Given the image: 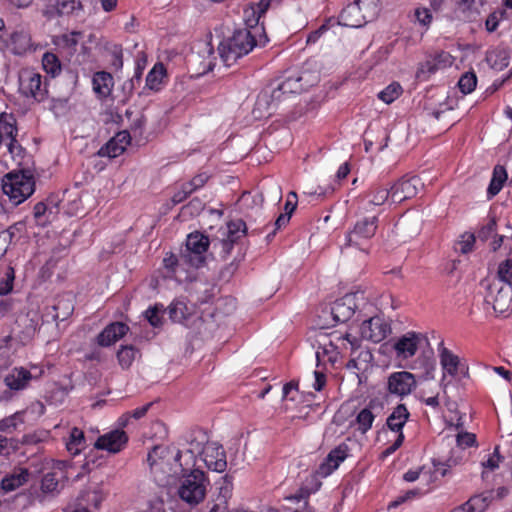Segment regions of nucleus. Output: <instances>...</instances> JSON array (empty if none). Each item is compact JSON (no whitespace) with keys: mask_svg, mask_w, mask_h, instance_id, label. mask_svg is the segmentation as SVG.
I'll list each match as a JSON object with an SVG mask.
<instances>
[{"mask_svg":"<svg viewBox=\"0 0 512 512\" xmlns=\"http://www.w3.org/2000/svg\"><path fill=\"white\" fill-rule=\"evenodd\" d=\"M263 28L251 27L241 28L224 39L218 46L219 55L226 66H232L238 59L250 53L258 45L256 35L262 32Z\"/></svg>","mask_w":512,"mask_h":512,"instance_id":"1","label":"nucleus"},{"mask_svg":"<svg viewBox=\"0 0 512 512\" xmlns=\"http://www.w3.org/2000/svg\"><path fill=\"white\" fill-rule=\"evenodd\" d=\"M1 188L13 206L30 197L35 190V180L30 170L12 171L2 179Z\"/></svg>","mask_w":512,"mask_h":512,"instance_id":"2","label":"nucleus"},{"mask_svg":"<svg viewBox=\"0 0 512 512\" xmlns=\"http://www.w3.org/2000/svg\"><path fill=\"white\" fill-rule=\"evenodd\" d=\"M209 481L200 469H193L188 474L183 475L178 495L180 499L190 506L202 502L206 496Z\"/></svg>","mask_w":512,"mask_h":512,"instance_id":"3","label":"nucleus"},{"mask_svg":"<svg viewBox=\"0 0 512 512\" xmlns=\"http://www.w3.org/2000/svg\"><path fill=\"white\" fill-rule=\"evenodd\" d=\"M378 14L377 3L373 0H355L348 4L340 13V25L358 28L374 19Z\"/></svg>","mask_w":512,"mask_h":512,"instance_id":"4","label":"nucleus"},{"mask_svg":"<svg viewBox=\"0 0 512 512\" xmlns=\"http://www.w3.org/2000/svg\"><path fill=\"white\" fill-rule=\"evenodd\" d=\"M485 301L492 305L497 314H505L512 309V286L501 281H491L487 286Z\"/></svg>","mask_w":512,"mask_h":512,"instance_id":"5","label":"nucleus"},{"mask_svg":"<svg viewBox=\"0 0 512 512\" xmlns=\"http://www.w3.org/2000/svg\"><path fill=\"white\" fill-rule=\"evenodd\" d=\"M209 247V239L202 233H191L187 237L186 251L181 255V261L195 268L205 262L204 253Z\"/></svg>","mask_w":512,"mask_h":512,"instance_id":"6","label":"nucleus"},{"mask_svg":"<svg viewBox=\"0 0 512 512\" xmlns=\"http://www.w3.org/2000/svg\"><path fill=\"white\" fill-rule=\"evenodd\" d=\"M19 91L23 96L33 98L37 102L43 101L47 93L46 88L42 86V76L31 69L20 71Z\"/></svg>","mask_w":512,"mask_h":512,"instance_id":"7","label":"nucleus"},{"mask_svg":"<svg viewBox=\"0 0 512 512\" xmlns=\"http://www.w3.org/2000/svg\"><path fill=\"white\" fill-rule=\"evenodd\" d=\"M303 76L295 75L287 77L282 83L275 88L271 94V103L268 102L267 95H262L257 100V105L262 107L263 104H267V109L270 110L274 102H279L281 97L287 94H297L305 90L307 82L303 84Z\"/></svg>","mask_w":512,"mask_h":512,"instance_id":"8","label":"nucleus"},{"mask_svg":"<svg viewBox=\"0 0 512 512\" xmlns=\"http://www.w3.org/2000/svg\"><path fill=\"white\" fill-rule=\"evenodd\" d=\"M424 186L418 176H404L391 186V203H401L417 195Z\"/></svg>","mask_w":512,"mask_h":512,"instance_id":"9","label":"nucleus"},{"mask_svg":"<svg viewBox=\"0 0 512 512\" xmlns=\"http://www.w3.org/2000/svg\"><path fill=\"white\" fill-rule=\"evenodd\" d=\"M390 332V325L379 316L364 321L360 327L361 337L373 343L381 342Z\"/></svg>","mask_w":512,"mask_h":512,"instance_id":"10","label":"nucleus"},{"mask_svg":"<svg viewBox=\"0 0 512 512\" xmlns=\"http://www.w3.org/2000/svg\"><path fill=\"white\" fill-rule=\"evenodd\" d=\"M415 387V376L408 371L394 372L390 374L387 380L389 393L399 397L409 395Z\"/></svg>","mask_w":512,"mask_h":512,"instance_id":"11","label":"nucleus"},{"mask_svg":"<svg viewBox=\"0 0 512 512\" xmlns=\"http://www.w3.org/2000/svg\"><path fill=\"white\" fill-rule=\"evenodd\" d=\"M424 341L427 342L425 335L422 333L410 331L399 337L394 342L393 348L398 357L407 359L413 357L416 354L419 345Z\"/></svg>","mask_w":512,"mask_h":512,"instance_id":"12","label":"nucleus"},{"mask_svg":"<svg viewBox=\"0 0 512 512\" xmlns=\"http://www.w3.org/2000/svg\"><path fill=\"white\" fill-rule=\"evenodd\" d=\"M128 442V435L122 429H115L101 435L95 442V448L106 450L110 453L120 452Z\"/></svg>","mask_w":512,"mask_h":512,"instance_id":"13","label":"nucleus"},{"mask_svg":"<svg viewBox=\"0 0 512 512\" xmlns=\"http://www.w3.org/2000/svg\"><path fill=\"white\" fill-rule=\"evenodd\" d=\"M206 467L216 472H223L227 467L226 453L222 445L211 442L202 455Z\"/></svg>","mask_w":512,"mask_h":512,"instance_id":"14","label":"nucleus"},{"mask_svg":"<svg viewBox=\"0 0 512 512\" xmlns=\"http://www.w3.org/2000/svg\"><path fill=\"white\" fill-rule=\"evenodd\" d=\"M348 445L341 443L332 449L318 468V474L327 477L332 474L348 456Z\"/></svg>","mask_w":512,"mask_h":512,"instance_id":"15","label":"nucleus"},{"mask_svg":"<svg viewBox=\"0 0 512 512\" xmlns=\"http://www.w3.org/2000/svg\"><path fill=\"white\" fill-rule=\"evenodd\" d=\"M451 56L446 52H441L434 57L427 59L421 63L416 72V78L419 81H426L432 74L438 71L442 67H446L451 64Z\"/></svg>","mask_w":512,"mask_h":512,"instance_id":"16","label":"nucleus"},{"mask_svg":"<svg viewBox=\"0 0 512 512\" xmlns=\"http://www.w3.org/2000/svg\"><path fill=\"white\" fill-rule=\"evenodd\" d=\"M7 47L14 55H24L33 51V42L30 32L24 28L15 30L10 34Z\"/></svg>","mask_w":512,"mask_h":512,"instance_id":"17","label":"nucleus"},{"mask_svg":"<svg viewBox=\"0 0 512 512\" xmlns=\"http://www.w3.org/2000/svg\"><path fill=\"white\" fill-rule=\"evenodd\" d=\"M82 10L83 5L80 0H55L53 4L46 8L44 15L49 18L70 16L78 14Z\"/></svg>","mask_w":512,"mask_h":512,"instance_id":"18","label":"nucleus"},{"mask_svg":"<svg viewBox=\"0 0 512 512\" xmlns=\"http://www.w3.org/2000/svg\"><path fill=\"white\" fill-rule=\"evenodd\" d=\"M165 450L166 449L162 446H154L147 456V461L149 463L151 472L154 475V479L160 486H166L170 484L171 478L169 474L161 473L160 470L162 469L163 462H159L157 460L158 458H161Z\"/></svg>","mask_w":512,"mask_h":512,"instance_id":"19","label":"nucleus"},{"mask_svg":"<svg viewBox=\"0 0 512 512\" xmlns=\"http://www.w3.org/2000/svg\"><path fill=\"white\" fill-rule=\"evenodd\" d=\"M129 327L123 322H114L104 328L97 336L100 346L108 347L127 334Z\"/></svg>","mask_w":512,"mask_h":512,"instance_id":"20","label":"nucleus"},{"mask_svg":"<svg viewBox=\"0 0 512 512\" xmlns=\"http://www.w3.org/2000/svg\"><path fill=\"white\" fill-rule=\"evenodd\" d=\"M440 357V364L444 371V374L442 376L440 385L445 391L447 388V383H445L446 374L455 377L458 374V369L460 366V359L457 355H455L452 351L449 349L442 347L440 349L439 353Z\"/></svg>","mask_w":512,"mask_h":512,"instance_id":"21","label":"nucleus"},{"mask_svg":"<svg viewBox=\"0 0 512 512\" xmlns=\"http://www.w3.org/2000/svg\"><path fill=\"white\" fill-rule=\"evenodd\" d=\"M331 313L336 322L344 323L355 313L354 297L346 295L334 302Z\"/></svg>","mask_w":512,"mask_h":512,"instance_id":"22","label":"nucleus"},{"mask_svg":"<svg viewBox=\"0 0 512 512\" xmlns=\"http://www.w3.org/2000/svg\"><path fill=\"white\" fill-rule=\"evenodd\" d=\"M31 473L26 468H15L12 473L1 480V489L4 492H12L29 481Z\"/></svg>","mask_w":512,"mask_h":512,"instance_id":"23","label":"nucleus"},{"mask_svg":"<svg viewBox=\"0 0 512 512\" xmlns=\"http://www.w3.org/2000/svg\"><path fill=\"white\" fill-rule=\"evenodd\" d=\"M187 443L189 446L187 453L190 454V458L192 460H194L196 456H202L206 450V446L210 444L207 434L202 430L191 432L187 439Z\"/></svg>","mask_w":512,"mask_h":512,"instance_id":"24","label":"nucleus"},{"mask_svg":"<svg viewBox=\"0 0 512 512\" xmlns=\"http://www.w3.org/2000/svg\"><path fill=\"white\" fill-rule=\"evenodd\" d=\"M32 379L30 371L27 369L13 368L4 378L7 387L12 390H21L25 388L28 382Z\"/></svg>","mask_w":512,"mask_h":512,"instance_id":"25","label":"nucleus"},{"mask_svg":"<svg viewBox=\"0 0 512 512\" xmlns=\"http://www.w3.org/2000/svg\"><path fill=\"white\" fill-rule=\"evenodd\" d=\"M409 412L404 404H399L387 418V426L390 430L402 432V429L409 418Z\"/></svg>","mask_w":512,"mask_h":512,"instance_id":"26","label":"nucleus"},{"mask_svg":"<svg viewBox=\"0 0 512 512\" xmlns=\"http://www.w3.org/2000/svg\"><path fill=\"white\" fill-rule=\"evenodd\" d=\"M92 82L95 93L102 97H106L110 94L113 85V77L110 73L105 71L96 72Z\"/></svg>","mask_w":512,"mask_h":512,"instance_id":"27","label":"nucleus"},{"mask_svg":"<svg viewBox=\"0 0 512 512\" xmlns=\"http://www.w3.org/2000/svg\"><path fill=\"white\" fill-rule=\"evenodd\" d=\"M377 223H378L377 216L363 218L356 222L354 229L357 231V233H359L362 237H364L365 242H369L370 239L376 233Z\"/></svg>","mask_w":512,"mask_h":512,"instance_id":"28","label":"nucleus"},{"mask_svg":"<svg viewBox=\"0 0 512 512\" xmlns=\"http://www.w3.org/2000/svg\"><path fill=\"white\" fill-rule=\"evenodd\" d=\"M507 179V172L501 165H496L493 170L492 179L487 189L489 198L496 196L502 189Z\"/></svg>","mask_w":512,"mask_h":512,"instance_id":"29","label":"nucleus"},{"mask_svg":"<svg viewBox=\"0 0 512 512\" xmlns=\"http://www.w3.org/2000/svg\"><path fill=\"white\" fill-rule=\"evenodd\" d=\"M169 317L173 322L184 323L191 315V309L184 301H173L168 307Z\"/></svg>","mask_w":512,"mask_h":512,"instance_id":"30","label":"nucleus"},{"mask_svg":"<svg viewBox=\"0 0 512 512\" xmlns=\"http://www.w3.org/2000/svg\"><path fill=\"white\" fill-rule=\"evenodd\" d=\"M62 477L60 472H48L41 480V490L44 494L55 495L59 493L62 484L60 478Z\"/></svg>","mask_w":512,"mask_h":512,"instance_id":"31","label":"nucleus"},{"mask_svg":"<svg viewBox=\"0 0 512 512\" xmlns=\"http://www.w3.org/2000/svg\"><path fill=\"white\" fill-rule=\"evenodd\" d=\"M66 447L71 454H79L85 448L84 432L77 427L72 428L66 442Z\"/></svg>","mask_w":512,"mask_h":512,"instance_id":"32","label":"nucleus"},{"mask_svg":"<svg viewBox=\"0 0 512 512\" xmlns=\"http://www.w3.org/2000/svg\"><path fill=\"white\" fill-rule=\"evenodd\" d=\"M247 233L246 223L242 219L231 220L227 223L225 239L237 243Z\"/></svg>","mask_w":512,"mask_h":512,"instance_id":"33","label":"nucleus"},{"mask_svg":"<svg viewBox=\"0 0 512 512\" xmlns=\"http://www.w3.org/2000/svg\"><path fill=\"white\" fill-rule=\"evenodd\" d=\"M0 136L2 141L5 140L8 142L11 141V138H16L17 128L12 115L5 113L0 115Z\"/></svg>","mask_w":512,"mask_h":512,"instance_id":"34","label":"nucleus"},{"mask_svg":"<svg viewBox=\"0 0 512 512\" xmlns=\"http://www.w3.org/2000/svg\"><path fill=\"white\" fill-rule=\"evenodd\" d=\"M372 402L369 403V406L362 409L356 416V423L358 425L357 429L365 434L373 424V421L375 419V415L373 414L372 410Z\"/></svg>","mask_w":512,"mask_h":512,"instance_id":"35","label":"nucleus"},{"mask_svg":"<svg viewBox=\"0 0 512 512\" xmlns=\"http://www.w3.org/2000/svg\"><path fill=\"white\" fill-rule=\"evenodd\" d=\"M164 75L165 69L163 64H156L146 76V87L151 90H158Z\"/></svg>","mask_w":512,"mask_h":512,"instance_id":"36","label":"nucleus"},{"mask_svg":"<svg viewBox=\"0 0 512 512\" xmlns=\"http://www.w3.org/2000/svg\"><path fill=\"white\" fill-rule=\"evenodd\" d=\"M217 485L219 492L216 502H228L232 496L233 478L230 475H225L217 482Z\"/></svg>","mask_w":512,"mask_h":512,"instance_id":"37","label":"nucleus"},{"mask_svg":"<svg viewBox=\"0 0 512 512\" xmlns=\"http://www.w3.org/2000/svg\"><path fill=\"white\" fill-rule=\"evenodd\" d=\"M490 501V494L475 495L466 502V509L470 510V512H484L489 506Z\"/></svg>","mask_w":512,"mask_h":512,"instance_id":"38","label":"nucleus"},{"mask_svg":"<svg viewBox=\"0 0 512 512\" xmlns=\"http://www.w3.org/2000/svg\"><path fill=\"white\" fill-rule=\"evenodd\" d=\"M42 66L44 70L55 77L61 72V63L58 57L53 53H45L42 58Z\"/></svg>","mask_w":512,"mask_h":512,"instance_id":"39","label":"nucleus"},{"mask_svg":"<svg viewBox=\"0 0 512 512\" xmlns=\"http://www.w3.org/2000/svg\"><path fill=\"white\" fill-rule=\"evenodd\" d=\"M345 247H355L358 248L362 253L368 254L369 251V242L364 241V237H362L357 231L353 228L346 236V244Z\"/></svg>","mask_w":512,"mask_h":512,"instance_id":"40","label":"nucleus"},{"mask_svg":"<svg viewBox=\"0 0 512 512\" xmlns=\"http://www.w3.org/2000/svg\"><path fill=\"white\" fill-rule=\"evenodd\" d=\"M142 68L140 65L135 69L134 75L125 81L122 85V91L125 95V98H129L134 93L135 89L140 86L141 78H142Z\"/></svg>","mask_w":512,"mask_h":512,"instance_id":"41","label":"nucleus"},{"mask_svg":"<svg viewBox=\"0 0 512 512\" xmlns=\"http://www.w3.org/2000/svg\"><path fill=\"white\" fill-rule=\"evenodd\" d=\"M81 36L82 33L78 31L63 34L59 37V41L57 44L63 48H67L70 53H74L76 51V47Z\"/></svg>","mask_w":512,"mask_h":512,"instance_id":"42","label":"nucleus"},{"mask_svg":"<svg viewBox=\"0 0 512 512\" xmlns=\"http://www.w3.org/2000/svg\"><path fill=\"white\" fill-rule=\"evenodd\" d=\"M370 203L373 205H382L386 201H391V187L376 186L370 192Z\"/></svg>","mask_w":512,"mask_h":512,"instance_id":"43","label":"nucleus"},{"mask_svg":"<svg viewBox=\"0 0 512 512\" xmlns=\"http://www.w3.org/2000/svg\"><path fill=\"white\" fill-rule=\"evenodd\" d=\"M492 281H501L512 286V259L500 263L497 275Z\"/></svg>","mask_w":512,"mask_h":512,"instance_id":"44","label":"nucleus"},{"mask_svg":"<svg viewBox=\"0 0 512 512\" xmlns=\"http://www.w3.org/2000/svg\"><path fill=\"white\" fill-rule=\"evenodd\" d=\"M476 85L477 77L474 72L464 73L458 81V87L463 94H469L474 91Z\"/></svg>","mask_w":512,"mask_h":512,"instance_id":"45","label":"nucleus"},{"mask_svg":"<svg viewBox=\"0 0 512 512\" xmlns=\"http://www.w3.org/2000/svg\"><path fill=\"white\" fill-rule=\"evenodd\" d=\"M402 93V88L398 83H391L384 90L379 92L378 97L386 104L392 103Z\"/></svg>","mask_w":512,"mask_h":512,"instance_id":"46","label":"nucleus"},{"mask_svg":"<svg viewBox=\"0 0 512 512\" xmlns=\"http://www.w3.org/2000/svg\"><path fill=\"white\" fill-rule=\"evenodd\" d=\"M137 350L133 346H122L117 353L119 364L123 368H129L135 359Z\"/></svg>","mask_w":512,"mask_h":512,"instance_id":"47","label":"nucleus"},{"mask_svg":"<svg viewBox=\"0 0 512 512\" xmlns=\"http://www.w3.org/2000/svg\"><path fill=\"white\" fill-rule=\"evenodd\" d=\"M125 151L124 144H118L117 141H108L105 146L101 147L98 154L102 157L115 158Z\"/></svg>","mask_w":512,"mask_h":512,"instance_id":"48","label":"nucleus"},{"mask_svg":"<svg viewBox=\"0 0 512 512\" xmlns=\"http://www.w3.org/2000/svg\"><path fill=\"white\" fill-rule=\"evenodd\" d=\"M506 16L505 10H498L490 13L485 21V27L488 32H494L499 25V22Z\"/></svg>","mask_w":512,"mask_h":512,"instance_id":"49","label":"nucleus"},{"mask_svg":"<svg viewBox=\"0 0 512 512\" xmlns=\"http://www.w3.org/2000/svg\"><path fill=\"white\" fill-rule=\"evenodd\" d=\"M14 279V269L8 267L5 272V277L0 280V295H7L12 291Z\"/></svg>","mask_w":512,"mask_h":512,"instance_id":"50","label":"nucleus"},{"mask_svg":"<svg viewBox=\"0 0 512 512\" xmlns=\"http://www.w3.org/2000/svg\"><path fill=\"white\" fill-rule=\"evenodd\" d=\"M18 449V441L14 438L0 436V456H8Z\"/></svg>","mask_w":512,"mask_h":512,"instance_id":"51","label":"nucleus"},{"mask_svg":"<svg viewBox=\"0 0 512 512\" xmlns=\"http://www.w3.org/2000/svg\"><path fill=\"white\" fill-rule=\"evenodd\" d=\"M163 306L155 305L153 307H149L145 311V318L153 327H160L162 325V318L160 316V312Z\"/></svg>","mask_w":512,"mask_h":512,"instance_id":"52","label":"nucleus"},{"mask_svg":"<svg viewBox=\"0 0 512 512\" xmlns=\"http://www.w3.org/2000/svg\"><path fill=\"white\" fill-rule=\"evenodd\" d=\"M474 242V234L465 233L461 236V240L458 241L456 250L460 251L463 254H466L472 250Z\"/></svg>","mask_w":512,"mask_h":512,"instance_id":"53","label":"nucleus"},{"mask_svg":"<svg viewBox=\"0 0 512 512\" xmlns=\"http://www.w3.org/2000/svg\"><path fill=\"white\" fill-rule=\"evenodd\" d=\"M497 223L496 219L493 217L489 220V222L483 226L478 232V238L482 241L488 240L496 231Z\"/></svg>","mask_w":512,"mask_h":512,"instance_id":"54","label":"nucleus"},{"mask_svg":"<svg viewBox=\"0 0 512 512\" xmlns=\"http://www.w3.org/2000/svg\"><path fill=\"white\" fill-rule=\"evenodd\" d=\"M414 16L416 21L424 27H428L432 22V14L428 8L415 9Z\"/></svg>","mask_w":512,"mask_h":512,"instance_id":"55","label":"nucleus"},{"mask_svg":"<svg viewBox=\"0 0 512 512\" xmlns=\"http://www.w3.org/2000/svg\"><path fill=\"white\" fill-rule=\"evenodd\" d=\"M25 230V224L22 221L16 222L13 225L9 226L7 229H3V233L7 234V239L9 243L13 241L14 238L18 237Z\"/></svg>","mask_w":512,"mask_h":512,"instance_id":"56","label":"nucleus"},{"mask_svg":"<svg viewBox=\"0 0 512 512\" xmlns=\"http://www.w3.org/2000/svg\"><path fill=\"white\" fill-rule=\"evenodd\" d=\"M19 414L15 413L9 417L0 420V432H10L16 429L18 425Z\"/></svg>","mask_w":512,"mask_h":512,"instance_id":"57","label":"nucleus"},{"mask_svg":"<svg viewBox=\"0 0 512 512\" xmlns=\"http://www.w3.org/2000/svg\"><path fill=\"white\" fill-rule=\"evenodd\" d=\"M476 442V436L473 433H460L457 435V444L462 448L471 447Z\"/></svg>","mask_w":512,"mask_h":512,"instance_id":"58","label":"nucleus"},{"mask_svg":"<svg viewBox=\"0 0 512 512\" xmlns=\"http://www.w3.org/2000/svg\"><path fill=\"white\" fill-rule=\"evenodd\" d=\"M291 215L290 213H281L274 222L275 229L272 233L267 235V239L270 240L272 236L275 235L276 230L285 227L290 221Z\"/></svg>","mask_w":512,"mask_h":512,"instance_id":"59","label":"nucleus"},{"mask_svg":"<svg viewBox=\"0 0 512 512\" xmlns=\"http://www.w3.org/2000/svg\"><path fill=\"white\" fill-rule=\"evenodd\" d=\"M182 264H185L184 262L177 259V257L174 255V254H170V255H167L164 259H163V265L166 269H168L170 272H175L176 271V267L179 266V265H182Z\"/></svg>","mask_w":512,"mask_h":512,"instance_id":"60","label":"nucleus"},{"mask_svg":"<svg viewBox=\"0 0 512 512\" xmlns=\"http://www.w3.org/2000/svg\"><path fill=\"white\" fill-rule=\"evenodd\" d=\"M355 357L357 358L363 369H365L367 365L371 363L373 360V355L368 349L360 351L358 350L357 355Z\"/></svg>","mask_w":512,"mask_h":512,"instance_id":"61","label":"nucleus"},{"mask_svg":"<svg viewBox=\"0 0 512 512\" xmlns=\"http://www.w3.org/2000/svg\"><path fill=\"white\" fill-rule=\"evenodd\" d=\"M328 30V25L323 24L318 29L310 32L307 36V43L313 44L318 41V39Z\"/></svg>","mask_w":512,"mask_h":512,"instance_id":"62","label":"nucleus"},{"mask_svg":"<svg viewBox=\"0 0 512 512\" xmlns=\"http://www.w3.org/2000/svg\"><path fill=\"white\" fill-rule=\"evenodd\" d=\"M403 441H404V434H403V432H400L398 434L395 442L382 452V457H387V456L393 454L397 449H399L401 447V445L403 444Z\"/></svg>","mask_w":512,"mask_h":512,"instance_id":"63","label":"nucleus"},{"mask_svg":"<svg viewBox=\"0 0 512 512\" xmlns=\"http://www.w3.org/2000/svg\"><path fill=\"white\" fill-rule=\"evenodd\" d=\"M296 206H297V194H296V192L291 191L288 194V199L284 206V210H285L284 213H290V215L292 216V213L296 209Z\"/></svg>","mask_w":512,"mask_h":512,"instance_id":"64","label":"nucleus"}]
</instances>
